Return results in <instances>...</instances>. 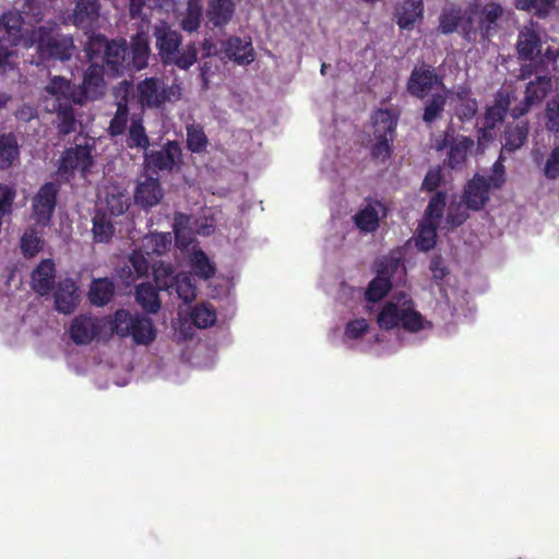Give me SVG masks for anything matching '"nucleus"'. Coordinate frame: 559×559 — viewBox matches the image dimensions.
I'll return each instance as SVG.
<instances>
[{
  "label": "nucleus",
  "instance_id": "393cba45",
  "mask_svg": "<svg viewBox=\"0 0 559 559\" xmlns=\"http://www.w3.org/2000/svg\"><path fill=\"white\" fill-rule=\"evenodd\" d=\"M105 203L111 215H121L129 207V197L127 189L117 183H109L105 187Z\"/></svg>",
  "mask_w": 559,
  "mask_h": 559
},
{
  "label": "nucleus",
  "instance_id": "58836bf2",
  "mask_svg": "<svg viewBox=\"0 0 559 559\" xmlns=\"http://www.w3.org/2000/svg\"><path fill=\"white\" fill-rule=\"evenodd\" d=\"M190 266L193 273L202 280H209L215 274V265L201 249L193 248L190 255Z\"/></svg>",
  "mask_w": 559,
  "mask_h": 559
},
{
  "label": "nucleus",
  "instance_id": "49530a36",
  "mask_svg": "<svg viewBox=\"0 0 559 559\" xmlns=\"http://www.w3.org/2000/svg\"><path fill=\"white\" fill-rule=\"evenodd\" d=\"M127 143L129 147H139L143 150L148 147L150 140L140 120H132L129 128Z\"/></svg>",
  "mask_w": 559,
  "mask_h": 559
},
{
  "label": "nucleus",
  "instance_id": "bb28decb",
  "mask_svg": "<svg viewBox=\"0 0 559 559\" xmlns=\"http://www.w3.org/2000/svg\"><path fill=\"white\" fill-rule=\"evenodd\" d=\"M236 5L233 0H207V17L214 26H224L234 16Z\"/></svg>",
  "mask_w": 559,
  "mask_h": 559
},
{
  "label": "nucleus",
  "instance_id": "3c124183",
  "mask_svg": "<svg viewBox=\"0 0 559 559\" xmlns=\"http://www.w3.org/2000/svg\"><path fill=\"white\" fill-rule=\"evenodd\" d=\"M447 93L435 94L431 99L426 104L423 119L427 123H431L442 114L445 103Z\"/></svg>",
  "mask_w": 559,
  "mask_h": 559
},
{
  "label": "nucleus",
  "instance_id": "a18cd8bd",
  "mask_svg": "<svg viewBox=\"0 0 559 559\" xmlns=\"http://www.w3.org/2000/svg\"><path fill=\"white\" fill-rule=\"evenodd\" d=\"M191 320L192 322L201 329L209 328L216 322V312L215 310L206 304H201L195 306L191 311Z\"/></svg>",
  "mask_w": 559,
  "mask_h": 559
},
{
  "label": "nucleus",
  "instance_id": "e2e57ef3",
  "mask_svg": "<svg viewBox=\"0 0 559 559\" xmlns=\"http://www.w3.org/2000/svg\"><path fill=\"white\" fill-rule=\"evenodd\" d=\"M15 198V190L11 187L0 185V213L9 215Z\"/></svg>",
  "mask_w": 559,
  "mask_h": 559
},
{
  "label": "nucleus",
  "instance_id": "c03bdc74",
  "mask_svg": "<svg viewBox=\"0 0 559 559\" xmlns=\"http://www.w3.org/2000/svg\"><path fill=\"white\" fill-rule=\"evenodd\" d=\"M50 110L58 112V130L60 133L69 134L75 131L76 120L74 118L73 110L71 109V105H52Z\"/></svg>",
  "mask_w": 559,
  "mask_h": 559
},
{
  "label": "nucleus",
  "instance_id": "09e8293b",
  "mask_svg": "<svg viewBox=\"0 0 559 559\" xmlns=\"http://www.w3.org/2000/svg\"><path fill=\"white\" fill-rule=\"evenodd\" d=\"M437 226L436 224H430L424 222L418 231V236L416 239V247L421 251H428L436 245L437 238Z\"/></svg>",
  "mask_w": 559,
  "mask_h": 559
},
{
  "label": "nucleus",
  "instance_id": "39448f33",
  "mask_svg": "<svg viewBox=\"0 0 559 559\" xmlns=\"http://www.w3.org/2000/svg\"><path fill=\"white\" fill-rule=\"evenodd\" d=\"M136 92L140 104L150 108H159L166 103H175L182 97L181 84L173 83L166 86L155 78L141 81L136 86Z\"/></svg>",
  "mask_w": 559,
  "mask_h": 559
},
{
  "label": "nucleus",
  "instance_id": "13d9d810",
  "mask_svg": "<svg viewBox=\"0 0 559 559\" xmlns=\"http://www.w3.org/2000/svg\"><path fill=\"white\" fill-rule=\"evenodd\" d=\"M43 248V241L37 234L29 229L21 238V250L25 257H34Z\"/></svg>",
  "mask_w": 559,
  "mask_h": 559
},
{
  "label": "nucleus",
  "instance_id": "338daca9",
  "mask_svg": "<svg viewBox=\"0 0 559 559\" xmlns=\"http://www.w3.org/2000/svg\"><path fill=\"white\" fill-rule=\"evenodd\" d=\"M477 108L475 99H464L456 106L455 114L461 120H469L475 116Z\"/></svg>",
  "mask_w": 559,
  "mask_h": 559
},
{
  "label": "nucleus",
  "instance_id": "37998d69",
  "mask_svg": "<svg viewBox=\"0 0 559 559\" xmlns=\"http://www.w3.org/2000/svg\"><path fill=\"white\" fill-rule=\"evenodd\" d=\"M174 286L179 298L185 302L192 301L197 296V288L189 273L182 272L175 275Z\"/></svg>",
  "mask_w": 559,
  "mask_h": 559
},
{
  "label": "nucleus",
  "instance_id": "4468645a",
  "mask_svg": "<svg viewBox=\"0 0 559 559\" xmlns=\"http://www.w3.org/2000/svg\"><path fill=\"white\" fill-rule=\"evenodd\" d=\"M448 145L450 146L448 164L451 168H457L464 165L474 141L464 135L451 136L447 133L442 141L436 143L435 147L437 151H442Z\"/></svg>",
  "mask_w": 559,
  "mask_h": 559
},
{
  "label": "nucleus",
  "instance_id": "f8f14e48",
  "mask_svg": "<svg viewBox=\"0 0 559 559\" xmlns=\"http://www.w3.org/2000/svg\"><path fill=\"white\" fill-rule=\"evenodd\" d=\"M551 88L552 82L547 75H540L535 81H531L526 85L524 99L512 109V116L514 118L524 116L533 105L539 104Z\"/></svg>",
  "mask_w": 559,
  "mask_h": 559
},
{
  "label": "nucleus",
  "instance_id": "412c9836",
  "mask_svg": "<svg viewBox=\"0 0 559 559\" xmlns=\"http://www.w3.org/2000/svg\"><path fill=\"white\" fill-rule=\"evenodd\" d=\"M93 163L91 148L87 145H76L67 150L61 156L58 171L67 174L73 170L86 171Z\"/></svg>",
  "mask_w": 559,
  "mask_h": 559
},
{
  "label": "nucleus",
  "instance_id": "052dcab7",
  "mask_svg": "<svg viewBox=\"0 0 559 559\" xmlns=\"http://www.w3.org/2000/svg\"><path fill=\"white\" fill-rule=\"evenodd\" d=\"M376 143L371 147V155L379 160H385L391 155V143L394 136H374Z\"/></svg>",
  "mask_w": 559,
  "mask_h": 559
},
{
  "label": "nucleus",
  "instance_id": "774afa93",
  "mask_svg": "<svg viewBox=\"0 0 559 559\" xmlns=\"http://www.w3.org/2000/svg\"><path fill=\"white\" fill-rule=\"evenodd\" d=\"M492 189H500L506 182L503 165L497 160L492 166V175L487 178Z\"/></svg>",
  "mask_w": 559,
  "mask_h": 559
},
{
  "label": "nucleus",
  "instance_id": "473e14b6",
  "mask_svg": "<svg viewBox=\"0 0 559 559\" xmlns=\"http://www.w3.org/2000/svg\"><path fill=\"white\" fill-rule=\"evenodd\" d=\"M381 212H383V205L380 202H372L360 210L354 216V221L357 227L362 231H373L378 227Z\"/></svg>",
  "mask_w": 559,
  "mask_h": 559
},
{
  "label": "nucleus",
  "instance_id": "ddd939ff",
  "mask_svg": "<svg viewBox=\"0 0 559 559\" xmlns=\"http://www.w3.org/2000/svg\"><path fill=\"white\" fill-rule=\"evenodd\" d=\"M153 35L156 39V47L162 61L165 63L171 56L176 55L177 49L182 43L181 35L173 29L170 25L164 21L158 22L154 26Z\"/></svg>",
  "mask_w": 559,
  "mask_h": 559
},
{
  "label": "nucleus",
  "instance_id": "ea45409f",
  "mask_svg": "<svg viewBox=\"0 0 559 559\" xmlns=\"http://www.w3.org/2000/svg\"><path fill=\"white\" fill-rule=\"evenodd\" d=\"M527 134L528 126L526 122H520L513 127H509L506 131L503 150L508 152L519 150L525 143Z\"/></svg>",
  "mask_w": 559,
  "mask_h": 559
},
{
  "label": "nucleus",
  "instance_id": "680f3d73",
  "mask_svg": "<svg viewBox=\"0 0 559 559\" xmlns=\"http://www.w3.org/2000/svg\"><path fill=\"white\" fill-rule=\"evenodd\" d=\"M543 173L547 179L556 180L559 178V145L555 146L547 156Z\"/></svg>",
  "mask_w": 559,
  "mask_h": 559
},
{
  "label": "nucleus",
  "instance_id": "9b49d317",
  "mask_svg": "<svg viewBox=\"0 0 559 559\" xmlns=\"http://www.w3.org/2000/svg\"><path fill=\"white\" fill-rule=\"evenodd\" d=\"M104 69L98 64H91L84 73L82 88L73 96V103L83 104L86 100H96L104 96L106 83L103 78Z\"/></svg>",
  "mask_w": 559,
  "mask_h": 559
},
{
  "label": "nucleus",
  "instance_id": "423d86ee",
  "mask_svg": "<svg viewBox=\"0 0 559 559\" xmlns=\"http://www.w3.org/2000/svg\"><path fill=\"white\" fill-rule=\"evenodd\" d=\"M94 44L105 47L104 60L108 71L114 75L122 74L131 69L130 53L124 39L107 41L104 37H97Z\"/></svg>",
  "mask_w": 559,
  "mask_h": 559
},
{
  "label": "nucleus",
  "instance_id": "20e7f679",
  "mask_svg": "<svg viewBox=\"0 0 559 559\" xmlns=\"http://www.w3.org/2000/svg\"><path fill=\"white\" fill-rule=\"evenodd\" d=\"M114 328L119 336H131L136 344L147 345L156 337V330L150 318L118 310L114 317Z\"/></svg>",
  "mask_w": 559,
  "mask_h": 559
},
{
  "label": "nucleus",
  "instance_id": "4be33fe9",
  "mask_svg": "<svg viewBox=\"0 0 559 559\" xmlns=\"http://www.w3.org/2000/svg\"><path fill=\"white\" fill-rule=\"evenodd\" d=\"M164 197L158 179L145 177L139 179L134 190V202L143 209H151L157 205Z\"/></svg>",
  "mask_w": 559,
  "mask_h": 559
},
{
  "label": "nucleus",
  "instance_id": "864d4df0",
  "mask_svg": "<svg viewBox=\"0 0 559 559\" xmlns=\"http://www.w3.org/2000/svg\"><path fill=\"white\" fill-rule=\"evenodd\" d=\"M445 206V194L437 192L430 200L426 210V223L439 224V219L442 216Z\"/></svg>",
  "mask_w": 559,
  "mask_h": 559
},
{
  "label": "nucleus",
  "instance_id": "de8ad7c7",
  "mask_svg": "<svg viewBox=\"0 0 559 559\" xmlns=\"http://www.w3.org/2000/svg\"><path fill=\"white\" fill-rule=\"evenodd\" d=\"M197 48L194 44L187 45L182 50L179 48L175 56H171L165 63L176 64L180 69H189L197 61Z\"/></svg>",
  "mask_w": 559,
  "mask_h": 559
},
{
  "label": "nucleus",
  "instance_id": "c85d7f7f",
  "mask_svg": "<svg viewBox=\"0 0 559 559\" xmlns=\"http://www.w3.org/2000/svg\"><path fill=\"white\" fill-rule=\"evenodd\" d=\"M225 52L230 60L238 64H248L254 60V51L250 40L238 37L230 38L225 44Z\"/></svg>",
  "mask_w": 559,
  "mask_h": 559
},
{
  "label": "nucleus",
  "instance_id": "79ce46f5",
  "mask_svg": "<svg viewBox=\"0 0 559 559\" xmlns=\"http://www.w3.org/2000/svg\"><path fill=\"white\" fill-rule=\"evenodd\" d=\"M93 235L98 242H107L111 239L115 228L110 219L104 213H96L93 217Z\"/></svg>",
  "mask_w": 559,
  "mask_h": 559
},
{
  "label": "nucleus",
  "instance_id": "a211bd4d",
  "mask_svg": "<svg viewBox=\"0 0 559 559\" xmlns=\"http://www.w3.org/2000/svg\"><path fill=\"white\" fill-rule=\"evenodd\" d=\"M99 17V0H76L73 12L69 19L76 27L92 29L97 26Z\"/></svg>",
  "mask_w": 559,
  "mask_h": 559
},
{
  "label": "nucleus",
  "instance_id": "6e6552de",
  "mask_svg": "<svg viewBox=\"0 0 559 559\" xmlns=\"http://www.w3.org/2000/svg\"><path fill=\"white\" fill-rule=\"evenodd\" d=\"M401 266L400 260L393 258H383L380 260L377 270V276L368 286L366 297L369 301L382 299L391 289L390 277Z\"/></svg>",
  "mask_w": 559,
  "mask_h": 559
},
{
  "label": "nucleus",
  "instance_id": "dca6fc26",
  "mask_svg": "<svg viewBox=\"0 0 559 559\" xmlns=\"http://www.w3.org/2000/svg\"><path fill=\"white\" fill-rule=\"evenodd\" d=\"M181 156V148L175 141H168L160 150L145 154L144 163L147 168L173 170Z\"/></svg>",
  "mask_w": 559,
  "mask_h": 559
},
{
  "label": "nucleus",
  "instance_id": "f3484780",
  "mask_svg": "<svg viewBox=\"0 0 559 559\" xmlns=\"http://www.w3.org/2000/svg\"><path fill=\"white\" fill-rule=\"evenodd\" d=\"M516 50L523 60H532L542 51L540 28L536 23L530 22L520 29Z\"/></svg>",
  "mask_w": 559,
  "mask_h": 559
},
{
  "label": "nucleus",
  "instance_id": "bf43d9fd",
  "mask_svg": "<svg viewBox=\"0 0 559 559\" xmlns=\"http://www.w3.org/2000/svg\"><path fill=\"white\" fill-rule=\"evenodd\" d=\"M546 127L549 131L559 132V94L546 105Z\"/></svg>",
  "mask_w": 559,
  "mask_h": 559
},
{
  "label": "nucleus",
  "instance_id": "f03ea898",
  "mask_svg": "<svg viewBox=\"0 0 559 559\" xmlns=\"http://www.w3.org/2000/svg\"><path fill=\"white\" fill-rule=\"evenodd\" d=\"M506 10L495 0H477L466 10L463 21V34L469 37L478 29L484 37H489L497 32L503 21Z\"/></svg>",
  "mask_w": 559,
  "mask_h": 559
},
{
  "label": "nucleus",
  "instance_id": "0e129e2a",
  "mask_svg": "<svg viewBox=\"0 0 559 559\" xmlns=\"http://www.w3.org/2000/svg\"><path fill=\"white\" fill-rule=\"evenodd\" d=\"M15 51L9 49V46L0 45V75L14 70Z\"/></svg>",
  "mask_w": 559,
  "mask_h": 559
},
{
  "label": "nucleus",
  "instance_id": "6e6d98bb",
  "mask_svg": "<svg viewBox=\"0 0 559 559\" xmlns=\"http://www.w3.org/2000/svg\"><path fill=\"white\" fill-rule=\"evenodd\" d=\"M468 211L471 210L465 206L462 199L460 202L451 203L447 214V223L452 227L461 226L468 219Z\"/></svg>",
  "mask_w": 559,
  "mask_h": 559
},
{
  "label": "nucleus",
  "instance_id": "b1692460",
  "mask_svg": "<svg viewBox=\"0 0 559 559\" xmlns=\"http://www.w3.org/2000/svg\"><path fill=\"white\" fill-rule=\"evenodd\" d=\"M98 331L97 320L90 316L75 317L69 328L70 337L78 345L92 342Z\"/></svg>",
  "mask_w": 559,
  "mask_h": 559
},
{
  "label": "nucleus",
  "instance_id": "603ef678",
  "mask_svg": "<svg viewBox=\"0 0 559 559\" xmlns=\"http://www.w3.org/2000/svg\"><path fill=\"white\" fill-rule=\"evenodd\" d=\"M187 144L191 152L199 153L205 150L207 138L200 126H189L187 128Z\"/></svg>",
  "mask_w": 559,
  "mask_h": 559
},
{
  "label": "nucleus",
  "instance_id": "a19ab883",
  "mask_svg": "<svg viewBox=\"0 0 559 559\" xmlns=\"http://www.w3.org/2000/svg\"><path fill=\"white\" fill-rule=\"evenodd\" d=\"M466 11L462 13L456 9L444 10L440 16V29L443 34L461 31L463 33V21L465 20Z\"/></svg>",
  "mask_w": 559,
  "mask_h": 559
},
{
  "label": "nucleus",
  "instance_id": "4c0bfd02",
  "mask_svg": "<svg viewBox=\"0 0 559 559\" xmlns=\"http://www.w3.org/2000/svg\"><path fill=\"white\" fill-rule=\"evenodd\" d=\"M135 298L141 307L147 312L155 313L160 308L157 292L150 283L136 286Z\"/></svg>",
  "mask_w": 559,
  "mask_h": 559
},
{
  "label": "nucleus",
  "instance_id": "c756f323",
  "mask_svg": "<svg viewBox=\"0 0 559 559\" xmlns=\"http://www.w3.org/2000/svg\"><path fill=\"white\" fill-rule=\"evenodd\" d=\"M423 0H404L396 9L397 24L401 28H413L423 17Z\"/></svg>",
  "mask_w": 559,
  "mask_h": 559
},
{
  "label": "nucleus",
  "instance_id": "a878e982",
  "mask_svg": "<svg viewBox=\"0 0 559 559\" xmlns=\"http://www.w3.org/2000/svg\"><path fill=\"white\" fill-rule=\"evenodd\" d=\"M115 295V284L108 277L94 278L87 293L92 305L102 307L111 301Z\"/></svg>",
  "mask_w": 559,
  "mask_h": 559
},
{
  "label": "nucleus",
  "instance_id": "e433bc0d",
  "mask_svg": "<svg viewBox=\"0 0 559 559\" xmlns=\"http://www.w3.org/2000/svg\"><path fill=\"white\" fill-rule=\"evenodd\" d=\"M20 156L16 139L12 134L0 136V168L7 169L11 167Z\"/></svg>",
  "mask_w": 559,
  "mask_h": 559
},
{
  "label": "nucleus",
  "instance_id": "1a4fd4ad",
  "mask_svg": "<svg viewBox=\"0 0 559 559\" xmlns=\"http://www.w3.org/2000/svg\"><path fill=\"white\" fill-rule=\"evenodd\" d=\"M490 190H493L491 182L486 177L476 174L465 185L461 199L467 209L478 212L489 202Z\"/></svg>",
  "mask_w": 559,
  "mask_h": 559
},
{
  "label": "nucleus",
  "instance_id": "cd10ccee",
  "mask_svg": "<svg viewBox=\"0 0 559 559\" xmlns=\"http://www.w3.org/2000/svg\"><path fill=\"white\" fill-rule=\"evenodd\" d=\"M46 92L53 98L55 106L71 105L73 96H78L76 92L73 91L71 82L62 76H53L49 84L46 86Z\"/></svg>",
  "mask_w": 559,
  "mask_h": 559
},
{
  "label": "nucleus",
  "instance_id": "aec40b11",
  "mask_svg": "<svg viewBox=\"0 0 559 559\" xmlns=\"http://www.w3.org/2000/svg\"><path fill=\"white\" fill-rule=\"evenodd\" d=\"M58 187L55 183H45L33 200V211L38 223L46 224L56 207Z\"/></svg>",
  "mask_w": 559,
  "mask_h": 559
},
{
  "label": "nucleus",
  "instance_id": "f257e3e1",
  "mask_svg": "<svg viewBox=\"0 0 559 559\" xmlns=\"http://www.w3.org/2000/svg\"><path fill=\"white\" fill-rule=\"evenodd\" d=\"M380 328L391 330L402 325L409 332L425 328L421 314L415 310L414 302L405 294L395 295L385 302L377 317Z\"/></svg>",
  "mask_w": 559,
  "mask_h": 559
},
{
  "label": "nucleus",
  "instance_id": "72a5a7b5",
  "mask_svg": "<svg viewBox=\"0 0 559 559\" xmlns=\"http://www.w3.org/2000/svg\"><path fill=\"white\" fill-rule=\"evenodd\" d=\"M510 104V95L503 92H498L493 104L489 106L486 111V127L492 129L498 123H501L507 115Z\"/></svg>",
  "mask_w": 559,
  "mask_h": 559
},
{
  "label": "nucleus",
  "instance_id": "69168bd1",
  "mask_svg": "<svg viewBox=\"0 0 559 559\" xmlns=\"http://www.w3.org/2000/svg\"><path fill=\"white\" fill-rule=\"evenodd\" d=\"M368 322L365 319H356L347 323L345 336L352 340L359 338L368 331Z\"/></svg>",
  "mask_w": 559,
  "mask_h": 559
},
{
  "label": "nucleus",
  "instance_id": "8fccbe9b",
  "mask_svg": "<svg viewBox=\"0 0 559 559\" xmlns=\"http://www.w3.org/2000/svg\"><path fill=\"white\" fill-rule=\"evenodd\" d=\"M154 280L159 289H168L174 286L175 276L173 266L165 262H158L153 267Z\"/></svg>",
  "mask_w": 559,
  "mask_h": 559
},
{
  "label": "nucleus",
  "instance_id": "7c9ffc66",
  "mask_svg": "<svg viewBox=\"0 0 559 559\" xmlns=\"http://www.w3.org/2000/svg\"><path fill=\"white\" fill-rule=\"evenodd\" d=\"M174 233L176 245L179 248H188L195 233L194 221L186 214L176 213L174 218Z\"/></svg>",
  "mask_w": 559,
  "mask_h": 559
},
{
  "label": "nucleus",
  "instance_id": "4d7b16f0",
  "mask_svg": "<svg viewBox=\"0 0 559 559\" xmlns=\"http://www.w3.org/2000/svg\"><path fill=\"white\" fill-rule=\"evenodd\" d=\"M556 0H515V5L520 10H535L540 15H547L555 8Z\"/></svg>",
  "mask_w": 559,
  "mask_h": 559
},
{
  "label": "nucleus",
  "instance_id": "2f4dec72",
  "mask_svg": "<svg viewBox=\"0 0 559 559\" xmlns=\"http://www.w3.org/2000/svg\"><path fill=\"white\" fill-rule=\"evenodd\" d=\"M150 57V40L147 34L140 32L131 41V69L141 70L147 66Z\"/></svg>",
  "mask_w": 559,
  "mask_h": 559
},
{
  "label": "nucleus",
  "instance_id": "5fc2aeb1",
  "mask_svg": "<svg viewBox=\"0 0 559 559\" xmlns=\"http://www.w3.org/2000/svg\"><path fill=\"white\" fill-rule=\"evenodd\" d=\"M171 243L169 234H151L145 237L144 247L147 252L163 254L167 251Z\"/></svg>",
  "mask_w": 559,
  "mask_h": 559
},
{
  "label": "nucleus",
  "instance_id": "9d476101",
  "mask_svg": "<svg viewBox=\"0 0 559 559\" xmlns=\"http://www.w3.org/2000/svg\"><path fill=\"white\" fill-rule=\"evenodd\" d=\"M31 34H23V17L17 11H8L0 16V45L13 47L29 40Z\"/></svg>",
  "mask_w": 559,
  "mask_h": 559
},
{
  "label": "nucleus",
  "instance_id": "7ed1b4c3",
  "mask_svg": "<svg viewBox=\"0 0 559 559\" xmlns=\"http://www.w3.org/2000/svg\"><path fill=\"white\" fill-rule=\"evenodd\" d=\"M56 23H48L33 29L29 40L25 43V47L28 48L37 44V50L41 60H69L75 48L73 39L67 35H52Z\"/></svg>",
  "mask_w": 559,
  "mask_h": 559
},
{
  "label": "nucleus",
  "instance_id": "0eeeda50",
  "mask_svg": "<svg viewBox=\"0 0 559 559\" xmlns=\"http://www.w3.org/2000/svg\"><path fill=\"white\" fill-rule=\"evenodd\" d=\"M442 85V79L428 64L415 66L407 81V91L417 98H424L435 87Z\"/></svg>",
  "mask_w": 559,
  "mask_h": 559
},
{
  "label": "nucleus",
  "instance_id": "6ab92c4d",
  "mask_svg": "<svg viewBox=\"0 0 559 559\" xmlns=\"http://www.w3.org/2000/svg\"><path fill=\"white\" fill-rule=\"evenodd\" d=\"M53 297L56 310L63 314H70L80 302L79 287L72 278H63L58 283Z\"/></svg>",
  "mask_w": 559,
  "mask_h": 559
},
{
  "label": "nucleus",
  "instance_id": "f704fd0d",
  "mask_svg": "<svg viewBox=\"0 0 559 559\" xmlns=\"http://www.w3.org/2000/svg\"><path fill=\"white\" fill-rule=\"evenodd\" d=\"M397 117L388 109H379L372 116L374 136H394Z\"/></svg>",
  "mask_w": 559,
  "mask_h": 559
},
{
  "label": "nucleus",
  "instance_id": "2eb2a0df",
  "mask_svg": "<svg viewBox=\"0 0 559 559\" xmlns=\"http://www.w3.org/2000/svg\"><path fill=\"white\" fill-rule=\"evenodd\" d=\"M131 91L132 85L128 81H122L115 87L114 95L117 99V110L108 128L111 135H120L126 130L129 116L128 96Z\"/></svg>",
  "mask_w": 559,
  "mask_h": 559
},
{
  "label": "nucleus",
  "instance_id": "5701e85b",
  "mask_svg": "<svg viewBox=\"0 0 559 559\" xmlns=\"http://www.w3.org/2000/svg\"><path fill=\"white\" fill-rule=\"evenodd\" d=\"M56 282V265L53 260H43L32 272L31 287L40 296L49 295Z\"/></svg>",
  "mask_w": 559,
  "mask_h": 559
},
{
  "label": "nucleus",
  "instance_id": "c9c22d12",
  "mask_svg": "<svg viewBox=\"0 0 559 559\" xmlns=\"http://www.w3.org/2000/svg\"><path fill=\"white\" fill-rule=\"evenodd\" d=\"M203 5L201 0H188L187 9L180 20V26L185 32H195L202 21Z\"/></svg>",
  "mask_w": 559,
  "mask_h": 559
}]
</instances>
